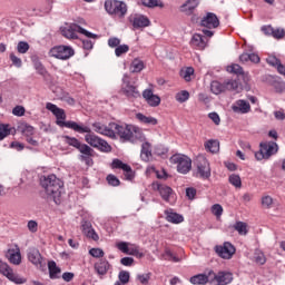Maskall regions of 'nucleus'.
Wrapping results in <instances>:
<instances>
[{
	"instance_id": "39448f33",
	"label": "nucleus",
	"mask_w": 285,
	"mask_h": 285,
	"mask_svg": "<svg viewBox=\"0 0 285 285\" xmlns=\"http://www.w3.org/2000/svg\"><path fill=\"white\" fill-rule=\"evenodd\" d=\"M77 32L80 35H85L88 39H97V35L83 29L81 26L73 23L68 27L61 29V35L66 37V39H78Z\"/></svg>"
},
{
	"instance_id": "4d7b16f0",
	"label": "nucleus",
	"mask_w": 285,
	"mask_h": 285,
	"mask_svg": "<svg viewBox=\"0 0 285 285\" xmlns=\"http://www.w3.org/2000/svg\"><path fill=\"white\" fill-rule=\"evenodd\" d=\"M165 257L166 259H168V262H180L179 257L175 256V254H173V252L169 248L165 249Z\"/></svg>"
},
{
	"instance_id": "864d4df0",
	"label": "nucleus",
	"mask_w": 285,
	"mask_h": 285,
	"mask_svg": "<svg viewBox=\"0 0 285 285\" xmlns=\"http://www.w3.org/2000/svg\"><path fill=\"white\" fill-rule=\"evenodd\" d=\"M118 278L122 284H128L130 282V272L121 271L118 274Z\"/></svg>"
},
{
	"instance_id": "7c9ffc66",
	"label": "nucleus",
	"mask_w": 285,
	"mask_h": 285,
	"mask_svg": "<svg viewBox=\"0 0 285 285\" xmlns=\"http://www.w3.org/2000/svg\"><path fill=\"white\" fill-rule=\"evenodd\" d=\"M166 219L170 224H181L184 222V216L174 213L173 209L165 210Z\"/></svg>"
},
{
	"instance_id": "bb28decb",
	"label": "nucleus",
	"mask_w": 285,
	"mask_h": 285,
	"mask_svg": "<svg viewBox=\"0 0 285 285\" xmlns=\"http://www.w3.org/2000/svg\"><path fill=\"white\" fill-rule=\"evenodd\" d=\"M81 228L86 237H88L89 239H92L94 242H99V235L97 234V232H95L90 223L88 222L82 223Z\"/></svg>"
},
{
	"instance_id": "2f4dec72",
	"label": "nucleus",
	"mask_w": 285,
	"mask_h": 285,
	"mask_svg": "<svg viewBox=\"0 0 285 285\" xmlns=\"http://www.w3.org/2000/svg\"><path fill=\"white\" fill-rule=\"evenodd\" d=\"M48 268L50 279H59V275H61V268L57 266V263H55V261L48 263Z\"/></svg>"
},
{
	"instance_id": "a211bd4d",
	"label": "nucleus",
	"mask_w": 285,
	"mask_h": 285,
	"mask_svg": "<svg viewBox=\"0 0 285 285\" xmlns=\"http://www.w3.org/2000/svg\"><path fill=\"white\" fill-rule=\"evenodd\" d=\"M129 22L131 23L134 30H139V28H148V26H150V19L139 13L130 14Z\"/></svg>"
},
{
	"instance_id": "4be33fe9",
	"label": "nucleus",
	"mask_w": 285,
	"mask_h": 285,
	"mask_svg": "<svg viewBox=\"0 0 285 285\" xmlns=\"http://www.w3.org/2000/svg\"><path fill=\"white\" fill-rule=\"evenodd\" d=\"M200 26H203V28H208L209 30H212V28H219V18H217V14L208 12L202 19Z\"/></svg>"
},
{
	"instance_id": "6e6552de",
	"label": "nucleus",
	"mask_w": 285,
	"mask_h": 285,
	"mask_svg": "<svg viewBox=\"0 0 285 285\" xmlns=\"http://www.w3.org/2000/svg\"><path fill=\"white\" fill-rule=\"evenodd\" d=\"M85 141H87L89 146H91V148H97L101 153H110V150H112V147L108 145V141L95 135L90 129L89 131H87V135L85 136Z\"/></svg>"
},
{
	"instance_id": "ea45409f",
	"label": "nucleus",
	"mask_w": 285,
	"mask_h": 285,
	"mask_svg": "<svg viewBox=\"0 0 285 285\" xmlns=\"http://www.w3.org/2000/svg\"><path fill=\"white\" fill-rule=\"evenodd\" d=\"M65 142L68 144V146H72V148H76L77 150L83 145L79 139L70 136H63Z\"/></svg>"
},
{
	"instance_id": "de8ad7c7",
	"label": "nucleus",
	"mask_w": 285,
	"mask_h": 285,
	"mask_svg": "<svg viewBox=\"0 0 285 285\" xmlns=\"http://www.w3.org/2000/svg\"><path fill=\"white\" fill-rule=\"evenodd\" d=\"M212 213L215 215V217H217V219H219V217L224 215V207H222L219 204H215L212 206Z\"/></svg>"
},
{
	"instance_id": "37998d69",
	"label": "nucleus",
	"mask_w": 285,
	"mask_h": 285,
	"mask_svg": "<svg viewBox=\"0 0 285 285\" xmlns=\"http://www.w3.org/2000/svg\"><path fill=\"white\" fill-rule=\"evenodd\" d=\"M146 8H164V3L160 0H140Z\"/></svg>"
},
{
	"instance_id": "a878e982",
	"label": "nucleus",
	"mask_w": 285,
	"mask_h": 285,
	"mask_svg": "<svg viewBox=\"0 0 285 285\" xmlns=\"http://www.w3.org/2000/svg\"><path fill=\"white\" fill-rule=\"evenodd\" d=\"M28 261L33 264V266H37L38 268H41L43 264V257L41 256V253L37 248H31L28 252Z\"/></svg>"
},
{
	"instance_id": "f8f14e48",
	"label": "nucleus",
	"mask_w": 285,
	"mask_h": 285,
	"mask_svg": "<svg viewBox=\"0 0 285 285\" xmlns=\"http://www.w3.org/2000/svg\"><path fill=\"white\" fill-rule=\"evenodd\" d=\"M121 92L129 99H138V97H141V94L135 86V82L130 81V77L128 75L122 77Z\"/></svg>"
},
{
	"instance_id": "774afa93",
	"label": "nucleus",
	"mask_w": 285,
	"mask_h": 285,
	"mask_svg": "<svg viewBox=\"0 0 285 285\" xmlns=\"http://www.w3.org/2000/svg\"><path fill=\"white\" fill-rule=\"evenodd\" d=\"M121 43V40L119 38H109L108 46L109 48H117Z\"/></svg>"
},
{
	"instance_id": "f704fd0d",
	"label": "nucleus",
	"mask_w": 285,
	"mask_h": 285,
	"mask_svg": "<svg viewBox=\"0 0 285 285\" xmlns=\"http://www.w3.org/2000/svg\"><path fill=\"white\" fill-rule=\"evenodd\" d=\"M205 149L213 155L219 153V142L217 140H208L205 142Z\"/></svg>"
},
{
	"instance_id": "b1692460",
	"label": "nucleus",
	"mask_w": 285,
	"mask_h": 285,
	"mask_svg": "<svg viewBox=\"0 0 285 285\" xmlns=\"http://www.w3.org/2000/svg\"><path fill=\"white\" fill-rule=\"evenodd\" d=\"M7 259H9L10 264H13V266H19L21 264V249L19 248V245H14L13 248L8 249Z\"/></svg>"
},
{
	"instance_id": "412c9836",
	"label": "nucleus",
	"mask_w": 285,
	"mask_h": 285,
	"mask_svg": "<svg viewBox=\"0 0 285 285\" xmlns=\"http://www.w3.org/2000/svg\"><path fill=\"white\" fill-rule=\"evenodd\" d=\"M209 277H214L217 285H228L233 282V273L230 272H218L215 274V272H209Z\"/></svg>"
},
{
	"instance_id": "a19ab883",
	"label": "nucleus",
	"mask_w": 285,
	"mask_h": 285,
	"mask_svg": "<svg viewBox=\"0 0 285 285\" xmlns=\"http://www.w3.org/2000/svg\"><path fill=\"white\" fill-rule=\"evenodd\" d=\"M175 99L178 101V104H185V101L190 99V92L187 90H181L180 92L176 94Z\"/></svg>"
},
{
	"instance_id": "5fc2aeb1",
	"label": "nucleus",
	"mask_w": 285,
	"mask_h": 285,
	"mask_svg": "<svg viewBox=\"0 0 285 285\" xmlns=\"http://www.w3.org/2000/svg\"><path fill=\"white\" fill-rule=\"evenodd\" d=\"M254 259L256 264H259V266H264V264H266V256L262 252L256 253Z\"/></svg>"
},
{
	"instance_id": "4468645a",
	"label": "nucleus",
	"mask_w": 285,
	"mask_h": 285,
	"mask_svg": "<svg viewBox=\"0 0 285 285\" xmlns=\"http://www.w3.org/2000/svg\"><path fill=\"white\" fill-rule=\"evenodd\" d=\"M110 168L112 170H121L124 171V177L127 179V181H132L135 179V171H132V167L130 165L125 164L119 158H115L111 164Z\"/></svg>"
},
{
	"instance_id": "473e14b6",
	"label": "nucleus",
	"mask_w": 285,
	"mask_h": 285,
	"mask_svg": "<svg viewBox=\"0 0 285 285\" xmlns=\"http://www.w3.org/2000/svg\"><path fill=\"white\" fill-rule=\"evenodd\" d=\"M208 277H212V276L209 274L208 276L206 274H197L190 278V284H194V285L208 284Z\"/></svg>"
},
{
	"instance_id": "58836bf2",
	"label": "nucleus",
	"mask_w": 285,
	"mask_h": 285,
	"mask_svg": "<svg viewBox=\"0 0 285 285\" xmlns=\"http://www.w3.org/2000/svg\"><path fill=\"white\" fill-rule=\"evenodd\" d=\"M150 273H146V274H137L136 275V283L139 285H148L150 284Z\"/></svg>"
},
{
	"instance_id": "1a4fd4ad",
	"label": "nucleus",
	"mask_w": 285,
	"mask_h": 285,
	"mask_svg": "<svg viewBox=\"0 0 285 285\" xmlns=\"http://www.w3.org/2000/svg\"><path fill=\"white\" fill-rule=\"evenodd\" d=\"M116 248H118L120 253H124L125 255H131L132 257H137L138 259H141V257H145L146 255L144 254V250H141V247H139V245L128 242L117 243Z\"/></svg>"
},
{
	"instance_id": "79ce46f5",
	"label": "nucleus",
	"mask_w": 285,
	"mask_h": 285,
	"mask_svg": "<svg viewBox=\"0 0 285 285\" xmlns=\"http://www.w3.org/2000/svg\"><path fill=\"white\" fill-rule=\"evenodd\" d=\"M144 70V61L139 59H134L130 65V71L131 72H141Z\"/></svg>"
},
{
	"instance_id": "72a5a7b5",
	"label": "nucleus",
	"mask_w": 285,
	"mask_h": 285,
	"mask_svg": "<svg viewBox=\"0 0 285 285\" xmlns=\"http://www.w3.org/2000/svg\"><path fill=\"white\" fill-rule=\"evenodd\" d=\"M136 119H138L140 124H147L148 126H157L156 118L150 116H145L144 114H137Z\"/></svg>"
},
{
	"instance_id": "0eeeda50",
	"label": "nucleus",
	"mask_w": 285,
	"mask_h": 285,
	"mask_svg": "<svg viewBox=\"0 0 285 285\" xmlns=\"http://www.w3.org/2000/svg\"><path fill=\"white\" fill-rule=\"evenodd\" d=\"M171 164H177V171L180 173V175H188L193 168V160L181 154H176L170 157Z\"/></svg>"
},
{
	"instance_id": "9b49d317",
	"label": "nucleus",
	"mask_w": 285,
	"mask_h": 285,
	"mask_svg": "<svg viewBox=\"0 0 285 285\" xmlns=\"http://www.w3.org/2000/svg\"><path fill=\"white\" fill-rule=\"evenodd\" d=\"M49 56L61 61H68V59L75 57V49L70 46H56L50 49Z\"/></svg>"
},
{
	"instance_id": "8fccbe9b",
	"label": "nucleus",
	"mask_w": 285,
	"mask_h": 285,
	"mask_svg": "<svg viewBox=\"0 0 285 285\" xmlns=\"http://www.w3.org/2000/svg\"><path fill=\"white\" fill-rule=\"evenodd\" d=\"M89 255H91V257H95L96 259H101V257H104L106 253L101 248H91L89 250Z\"/></svg>"
},
{
	"instance_id": "f03ea898",
	"label": "nucleus",
	"mask_w": 285,
	"mask_h": 285,
	"mask_svg": "<svg viewBox=\"0 0 285 285\" xmlns=\"http://www.w3.org/2000/svg\"><path fill=\"white\" fill-rule=\"evenodd\" d=\"M46 108L55 115L57 119L56 124L57 126H60V128H69L70 130H75V132H80V135H83V132H90V127L88 126H81L72 120L66 121V111L57 107V105L47 102Z\"/></svg>"
},
{
	"instance_id": "9d476101",
	"label": "nucleus",
	"mask_w": 285,
	"mask_h": 285,
	"mask_svg": "<svg viewBox=\"0 0 285 285\" xmlns=\"http://www.w3.org/2000/svg\"><path fill=\"white\" fill-rule=\"evenodd\" d=\"M0 273L4 277H7L9 282H12L13 284H26V282H28L26 277H22L21 275L17 274V272H14V269H12V267H10L8 263L0 262Z\"/></svg>"
},
{
	"instance_id": "0e129e2a",
	"label": "nucleus",
	"mask_w": 285,
	"mask_h": 285,
	"mask_svg": "<svg viewBox=\"0 0 285 285\" xmlns=\"http://www.w3.org/2000/svg\"><path fill=\"white\" fill-rule=\"evenodd\" d=\"M28 229L30 230V233H37L39 230V224L36 220H29Z\"/></svg>"
},
{
	"instance_id": "c03bdc74",
	"label": "nucleus",
	"mask_w": 285,
	"mask_h": 285,
	"mask_svg": "<svg viewBox=\"0 0 285 285\" xmlns=\"http://www.w3.org/2000/svg\"><path fill=\"white\" fill-rule=\"evenodd\" d=\"M228 181H229V184H232V186H234L235 188H242V177H239V175L232 174V175L228 177Z\"/></svg>"
},
{
	"instance_id": "13d9d810",
	"label": "nucleus",
	"mask_w": 285,
	"mask_h": 285,
	"mask_svg": "<svg viewBox=\"0 0 285 285\" xmlns=\"http://www.w3.org/2000/svg\"><path fill=\"white\" fill-rule=\"evenodd\" d=\"M262 206L263 208H271L273 206V197L271 196H263L262 197Z\"/></svg>"
},
{
	"instance_id": "f3484780",
	"label": "nucleus",
	"mask_w": 285,
	"mask_h": 285,
	"mask_svg": "<svg viewBox=\"0 0 285 285\" xmlns=\"http://www.w3.org/2000/svg\"><path fill=\"white\" fill-rule=\"evenodd\" d=\"M78 150L80 153L78 156L80 161H83L86 166H92L95 164L92 160V157H95V149L86 144H82Z\"/></svg>"
},
{
	"instance_id": "ddd939ff",
	"label": "nucleus",
	"mask_w": 285,
	"mask_h": 285,
	"mask_svg": "<svg viewBox=\"0 0 285 285\" xmlns=\"http://www.w3.org/2000/svg\"><path fill=\"white\" fill-rule=\"evenodd\" d=\"M153 189L157 190L164 202L167 204H174L175 203V191L170 186L159 184V183H154L153 184Z\"/></svg>"
},
{
	"instance_id": "603ef678",
	"label": "nucleus",
	"mask_w": 285,
	"mask_h": 285,
	"mask_svg": "<svg viewBox=\"0 0 285 285\" xmlns=\"http://www.w3.org/2000/svg\"><path fill=\"white\" fill-rule=\"evenodd\" d=\"M227 72H233L234 75H244V69L239 65H232L227 67Z\"/></svg>"
},
{
	"instance_id": "aec40b11",
	"label": "nucleus",
	"mask_w": 285,
	"mask_h": 285,
	"mask_svg": "<svg viewBox=\"0 0 285 285\" xmlns=\"http://www.w3.org/2000/svg\"><path fill=\"white\" fill-rule=\"evenodd\" d=\"M189 46L194 50H206L208 47V38L202 33H194L189 41Z\"/></svg>"
},
{
	"instance_id": "c756f323",
	"label": "nucleus",
	"mask_w": 285,
	"mask_h": 285,
	"mask_svg": "<svg viewBox=\"0 0 285 285\" xmlns=\"http://www.w3.org/2000/svg\"><path fill=\"white\" fill-rule=\"evenodd\" d=\"M140 159L142 161H150L153 159V145L150 142H144L141 145Z\"/></svg>"
},
{
	"instance_id": "dca6fc26",
	"label": "nucleus",
	"mask_w": 285,
	"mask_h": 285,
	"mask_svg": "<svg viewBox=\"0 0 285 285\" xmlns=\"http://www.w3.org/2000/svg\"><path fill=\"white\" fill-rule=\"evenodd\" d=\"M196 177H199V179H210V164L208 159L204 157L197 159Z\"/></svg>"
},
{
	"instance_id": "6e6d98bb",
	"label": "nucleus",
	"mask_w": 285,
	"mask_h": 285,
	"mask_svg": "<svg viewBox=\"0 0 285 285\" xmlns=\"http://www.w3.org/2000/svg\"><path fill=\"white\" fill-rule=\"evenodd\" d=\"M107 181L109 184V186H120L121 181L119 180V178H117V176L109 174L107 176Z\"/></svg>"
},
{
	"instance_id": "a18cd8bd",
	"label": "nucleus",
	"mask_w": 285,
	"mask_h": 285,
	"mask_svg": "<svg viewBox=\"0 0 285 285\" xmlns=\"http://www.w3.org/2000/svg\"><path fill=\"white\" fill-rule=\"evenodd\" d=\"M193 75H195V69L193 67H188L187 69L180 71V76L185 81H190Z\"/></svg>"
},
{
	"instance_id": "5701e85b",
	"label": "nucleus",
	"mask_w": 285,
	"mask_h": 285,
	"mask_svg": "<svg viewBox=\"0 0 285 285\" xmlns=\"http://www.w3.org/2000/svg\"><path fill=\"white\" fill-rule=\"evenodd\" d=\"M232 110L239 115H248V112H250V102L244 99H238L232 105Z\"/></svg>"
},
{
	"instance_id": "cd10ccee",
	"label": "nucleus",
	"mask_w": 285,
	"mask_h": 285,
	"mask_svg": "<svg viewBox=\"0 0 285 285\" xmlns=\"http://www.w3.org/2000/svg\"><path fill=\"white\" fill-rule=\"evenodd\" d=\"M94 268L98 275H107L108 271H110V263L107 259H100L95 263Z\"/></svg>"
},
{
	"instance_id": "052dcab7",
	"label": "nucleus",
	"mask_w": 285,
	"mask_h": 285,
	"mask_svg": "<svg viewBox=\"0 0 285 285\" xmlns=\"http://www.w3.org/2000/svg\"><path fill=\"white\" fill-rule=\"evenodd\" d=\"M9 58H10V61L16 66V68H21L23 63L21 61V58L17 57V55L14 53H10Z\"/></svg>"
},
{
	"instance_id": "49530a36",
	"label": "nucleus",
	"mask_w": 285,
	"mask_h": 285,
	"mask_svg": "<svg viewBox=\"0 0 285 285\" xmlns=\"http://www.w3.org/2000/svg\"><path fill=\"white\" fill-rule=\"evenodd\" d=\"M17 50L20 55H26L30 50V45L26 41L18 42Z\"/></svg>"
},
{
	"instance_id": "f257e3e1",
	"label": "nucleus",
	"mask_w": 285,
	"mask_h": 285,
	"mask_svg": "<svg viewBox=\"0 0 285 285\" xmlns=\"http://www.w3.org/2000/svg\"><path fill=\"white\" fill-rule=\"evenodd\" d=\"M111 128H114V139L118 137L124 142L137 144L144 136L141 129L135 125H119L114 122Z\"/></svg>"
},
{
	"instance_id": "423d86ee",
	"label": "nucleus",
	"mask_w": 285,
	"mask_h": 285,
	"mask_svg": "<svg viewBox=\"0 0 285 285\" xmlns=\"http://www.w3.org/2000/svg\"><path fill=\"white\" fill-rule=\"evenodd\" d=\"M105 10L108 14H112L114 17H119L120 19L126 17V12H128V7L125 2L119 0H106L105 1Z\"/></svg>"
},
{
	"instance_id": "7ed1b4c3",
	"label": "nucleus",
	"mask_w": 285,
	"mask_h": 285,
	"mask_svg": "<svg viewBox=\"0 0 285 285\" xmlns=\"http://www.w3.org/2000/svg\"><path fill=\"white\" fill-rule=\"evenodd\" d=\"M40 185L45 189L49 197H52L53 202L57 203L58 197H61V188L63 183L57 178L56 175H49L40 179Z\"/></svg>"
},
{
	"instance_id": "e2e57ef3",
	"label": "nucleus",
	"mask_w": 285,
	"mask_h": 285,
	"mask_svg": "<svg viewBox=\"0 0 285 285\" xmlns=\"http://www.w3.org/2000/svg\"><path fill=\"white\" fill-rule=\"evenodd\" d=\"M272 37H274V39H284L285 37L284 29H273Z\"/></svg>"
},
{
	"instance_id": "6ab92c4d",
	"label": "nucleus",
	"mask_w": 285,
	"mask_h": 285,
	"mask_svg": "<svg viewBox=\"0 0 285 285\" xmlns=\"http://www.w3.org/2000/svg\"><path fill=\"white\" fill-rule=\"evenodd\" d=\"M114 125L115 122H110L109 125H104L101 122H94L92 128L95 132H98V135H104L105 137L115 139V128H112Z\"/></svg>"
},
{
	"instance_id": "680f3d73",
	"label": "nucleus",
	"mask_w": 285,
	"mask_h": 285,
	"mask_svg": "<svg viewBox=\"0 0 285 285\" xmlns=\"http://www.w3.org/2000/svg\"><path fill=\"white\" fill-rule=\"evenodd\" d=\"M267 63L269 66H273L274 68H277L279 63H282V61H279V59H277V57L275 56H269L267 59H266Z\"/></svg>"
},
{
	"instance_id": "c85d7f7f",
	"label": "nucleus",
	"mask_w": 285,
	"mask_h": 285,
	"mask_svg": "<svg viewBox=\"0 0 285 285\" xmlns=\"http://www.w3.org/2000/svg\"><path fill=\"white\" fill-rule=\"evenodd\" d=\"M197 6H199V0H187L186 3L180 7V12L190 17V14L195 12V8H197Z\"/></svg>"
},
{
	"instance_id": "20e7f679",
	"label": "nucleus",
	"mask_w": 285,
	"mask_h": 285,
	"mask_svg": "<svg viewBox=\"0 0 285 285\" xmlns=\"http://www.w3.org/2000/svg\"><path fill=\"white\" fill-rule=\"evenodd\" d=\"M279 146L275 141H265L259 144V150L255 153V159L262 161L264 159H271L273 155H277Z\"/></svg>"
},
{
	"instance_id": "09e8293b",
	"label": "nucleus",
	"mask_w": 285,
	"mask_h": 285,
	"mask_svg": "<svg viewBox=\"0 0 285 285\" xmlns=\"http://www.w3.org/2000/svg\"><path fill=\"white\" fill-rule=\"evenodd\" d=\"M128 50H130V47H128V45H119L115 49V55H116V57H121V55H126V52H128Z\"/></svg>"
},
{
	"instance_id": "69168bd1",
	"label": "nucleus",
	"mask_w": 285,
	"mask_h": 285,
	"mask_svg": "<svg viewBox=\"0 0 285 285\" xmlns=\"http://www.w3.org/2000/svg\"><path fill=\"white\" fill-rule=\"evenodd\" d=\"M274 89L276 90V92H284L285 82L284 81H274Z\"/></svg>"
},
{
	"instance_id": "bf43d9fd",
	"label": "nucleus",
	"mask_w": 285,
	"mask_h": 285,
	"mask_svg": "<svg viewBox=\"0 0 285 285\" xmlns=\"http://www.w3.org/2000/svg\"><path fill=\"white\" fill-rule=\"evenodd\" d=\"M12 115L16 117H23V115H26V108L23 106H16L12 109Z\"/></svg>"
},
{
	"instance_id": "e433bc0d",
	"label": "nucleus",
	"mask_w": 285,
	"mask_h": 285,
	"mask_svg": "<svg viewBox=\"0 0 285 285\" xmlns=\"http://www.w3.org/2000/svg\"><path fill=\"white\" fill-rule=\"evenodd\" d=\"M210 88L214 95H222V92H226L225 83H222L217 80L212 82Z\"/></svg>"
},
{
	"instance_id": "4c0bfd02",
	"label": "nucleus",
	"mask_w": 285,
	"mask_h": 285,
	"mask_svg": "<svg viewBox=\"0 0 285 285\" xmlns=\"http://www.w3.org/2000/svg\"><path fill=\"white\" fill-rule=\"evenodd\" d=\"M233 228L237 230L238 235H248V224L244 222H236Z\"/></svg>"
},
{
	"instance_id": "3c124183",
	"label": "nucleus",
	"mask_w": 285,
	"mask_h": 285,
	"mask_svg": "<svg viewBox=\"0 0 285 285\" xmlns=\"http://www.w3.org/2000/svg\"><path fill=\"white\" fill-rule=\"evenodd\" d=\"M10 125H0V141L10 135Z\"/></svg>"
},
{
	"instance_id": "2eb2a0df",
	"label": "nucleus",
	"mask_w": 285,
	"mask_h": 285,
	"mask_svg": "<svg viewBox=\"0 0 285 285\" xmlns=\"http://www.w3.org/2000/svg\"><path fill=\"white\" fill-rule=\"evenodd\" d=\"M215 250L222 259H233V255L237 253L235 245L230 242H225L223 245H217Z\"/></svg>"
},
{
	"instance_id": "c9c22d12",
	"label": "nucleus",
	"mask_w": 285,
	"mask_h": 285,
	"mask_svg": "<svg viewBox=\"0 0 285 285\" xmlns=\"http://www.w3.org/2000/svg\"><path fill=\"white\" fill-rule=\"evenodd\" d=\"M225 90H229L232 92H239L242 90V87L239 85V81L228 80L225 82Z\"/></svg>"
},
{
	"instance_id": "338daca9",
	"label": "nucleus",
	"mask_w": 285,
	"mask_h": 285,
	"mask_svg": "<svg viewBox=\"0 0 285 285\" xmlns=\"http://www.w3.org/2000/svg\"><path fill=\"white\" fill-rule=\"evenodd\" d=\"M120 264L122 266H132V264H135V258H132V257H122L120 259Z\"/></svg>"
},
{
	"instance_id": "393cba45",
	"label": "nucleus",
	"mask_w": 285,
	"mask_h": 285,
	"mask_svg": "<svg viewBox=\"0 0 285 285\" xmlns=\"http://www.w3.org/2000/svg\"><path fill=\"white\" fill-rule=\"evenodd\" d=\"M142 97L145 101H147L148 106H151V108H157L159 104H161V98L157 95H155L151 89H146L142 92Z\"/></svg>"
}]
</instances>
